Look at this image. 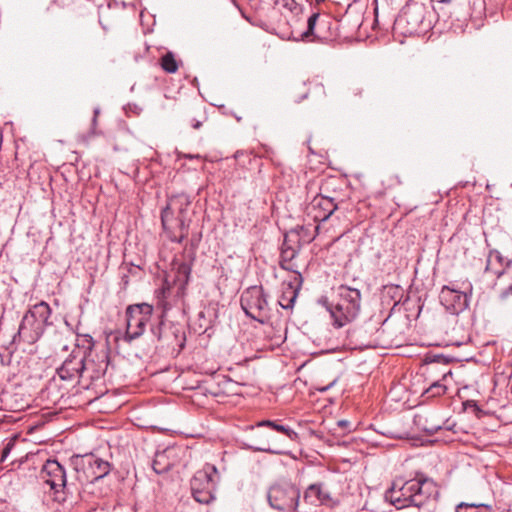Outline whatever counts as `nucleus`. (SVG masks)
I'll list each match as a JSON object with an SVG mask.
<instances>
[{
  "label": "nucleus",
  "instance_id": "1a4fd4ad",
  "mask_svg": "<svg viewBox=\"0 0 512 512\" xmlns=\"http://www.w3.org/2000/svg\"><path fill=\"white\" fill-rule=\"evenodd\" d=\"M472 290V284L468 280L463 281L459 288L445 285L440 291V302L451 314H459L468 308Z\"/></svg>",
  "mask_w": 512,
  "mask_h": 512
},
{
  "label": "nucleus",
  "instance_id": "79ce46f5",
  "mask_svg": "<svg viewBox=\"0 0 512 512\" xmlns=\"http://www.w3.org/2000/svg\"><path fill=\"white\" fill-rule=\"evenodd\" d=\"M512 264V261L511 260H507L506 263H505V267L508 268L510 267Z\"/></svg>",
  "mask_w": 512,
  "mask_h": 512
},
{
  "label": "nucleus",
  "instance_id": "f257e3e1",
  "mask_svg": "<svg viewBox=\"0 0 512 512\" xmlns=\"http://www.w3.org/2000/svg\"><path fill=\"white\" fill-rule=\"evenodd\" d=\"M362 295L359 288L341 284L333 289V299L330 301L322 296L318 303L330 314L334 328H342L353 322L361 311Z\"/></svg>",
  "mask_w": 512,
  "mask_h": 512
},
{
  "label": "nucleus",
  "instance_id": "423d86ee",
  "mask_svg": "<svg viewBox=\"0 0 512 512\" xmlns=\"http://www.w3.org/2000/svg\"><path fill=\"white\" fill-rule=\"evenodd\" d=\"M241 308L251 319L261 324L270 320V307L267 294L261 286H251L244 290L240 299Z\"/></svg>",
  "mask_w": 512,
  "mask_h": 512
},
{
  "label": "nucleus",
  "instance_id": "f8f14e48",
  "mask_svg": "<svg viewBox=\"0 0 512 512\" xmlns=\"http://www.w3.org/2000/svg\"><path fill=\"white\" fill-rule=\"evenodd\" d=\"M90 364L85 363V351L75 347L57 369V373L62 380H73L83 377V370H89Z\"/></svg>",
  "mask_w": 512,
  "mask_h": 512
},
{
  "label": "nucleus",
  "instance_id": "6ab92c4d",
  "mask_svg": "<svg viewBox=\"0 0 512 512\" xmlns=\"http://www.w3.org/2000/svg\"><path fill=\"white\" fill-rule=\"evenodd\" d=\"M217 312L213 307L205 308L198 313V317L195 321V331L199 334L207 333L216 322Z\"/></svg>",
  "mask_w": 512,
  "mask_h": 512
},
{
  "label": "nucleus",
  "instance_id": "6e6552de",
  "mask_svg": "<svg viewBox=\"0 0 512 512\" xmlns=\"http://www.w3.org/2000/svg\"><path fill=\"white\" fill-rule=\"evenodd\" d=\"M217 468L211 464H205L191 479V491L194 499L201 504H209L215 497Z\"/></svg>",
  "mask_w": 512,
  "mask_h": 512
},
{
  "label": "nucleus",
  "instance_id": "a211bd4d",
  "mask_svg": "<svg viewBox=\"0 0 512 512\" xmlns=\"http://www.w3.org/2000/svg\"><path fill=\"white\" fill-rule=\"evenodd\" d=\"M301 248L286 247L281 248L280 254V267L284 270L291 271L295 274V279L298 281V285L302 284V275L298 270V265L294 262Z\"/></svg>",
  "mask_w": 512,
  "mask_h": 512
},
{
  "label": "nucleus",
  "instance_id": "c756f323",
  "mask_svg": "<svg viewBox=\"0 0 512 512\" xmlns=\"http://www.w3.org/2000/svg\"><path fill=\"white\" fill-rule=\"evenodd\" d=\"M246 446L254 452L277 453V451L270 447L268 440H262L259 444H246Z\"/></svg>",
  "mask_w": 512,
  "mask_h": 512
},
{
  "label": "nucleus",
  "instance_id": "cd10ccee",
  "mask_svg": "<svg viewBox=\"0 0 512 512\" xmlns=\"http://www.w3.org/2000/svg\"><path fill=\"white\" fill-rule=\"evenodd\" d=\"M446 390L447 388L444 384H442L440 381H436L426 389L424 394H426L428 398L437 397L445 394Z\"/></svg>",
  "mask_w": 512,
  "mask_h": 512
},
{
  "label": "nucleus",
  "instance_id": "4c0bfd02",
  "mask_svg": "<svg viewBox=\"0 0 512 512\" xmlns=\"http://www.w3.org/2000/svg\"><path fill=\"white\" fill-rule=\"evenodd\" d=\"M444 359H445L444 356L438 355V356H435L432 361L433 362H440V360H444Z\"/></svg>",
  "mask_w": 512,
  "mask_h": 512
},
{
  "label": "nucleus",
  "instance_id": "a19ab883",
  "mask_svg": "<svg viewBox=\"0 0 512 512\" xmlns=\"http://www.w3.org/2000/svg\"><path fill=\"white\" fill-rule=\"evenodd\" d=\"M333 384H334V382H332L329 386L321 388L320 391H327L329 389V387H331Z\"/></svg>",
  "mask_w": 512,
  "mask_h": 512
},
{
  "label": "nucleus",
  "instance_id": "dca6fc26",
  "mask_svg": "<svg viewBox=\"0 0 512 512\" xmlns=\"http://www.w3.org/2000/svg\"><path fill=\"white\" fill-rule=\"evenodd\" d=\"M151 331L158 341L163 342L167 346L179 343L183 347L184 333L179 327L161 322L156 327H152Z\"/></svg>",
  "mask_w": 512,
  "mask_h": 512
},
{
  "label": "nucleus",
  "instance_id": "f03ea898",
  "mask_svg": "<svg viewBox=\"0 0 512 512\" xmlns=\"http://www.w3.org/2000/svg\"><path fill=\"white\" fill-rule=\"evenodd\" d=\"M52 310L50 305L41 301L32 305L23 315L17 333L12 338L13 344L21 342L32 345L36 343L50 327Z\"/></svg>",
  "mask_w": 512,
  "mask_h": 512
},
{
  "label": "nucleus",
  "instance_id": "b1692460",
  "mask_svg": "<svg viewBox=\"0 0 512 512\" xmlns=\"http://www.w3.org/2000/svg\"><path fill=\"white\" fill-rule=\"evenodd\" d=\"M172 467V464L168 460V456L166 451L157 452L152 462V468L155 473L163 474L169 471Z\"/></svg>",
  "mask_w": 512,
  "mask_h": 512
},
{
  "label": "nucleus",
  "instance_id": "bb28decb",
  "mask_svg": "<svg viewBox=\"0 0 512 512\" xmlns=\"http://www.w3.org/2000/svg\"><path fill=\"white\" fill-rule=\"evenodd\" d=\"M319 18V13H313L307 20V29L306 31L300 34V38H294L295 41L308 39L310 36H314V30L316 26V22Z\"/></svg>",
  "mask_w": 512,
  "mask_h": 512
},
{
  "label": "nucleus",
  "instance_id": "393cba45",
  "mask_svg": "<svg viewBox=\"0 0 512 512\" xmlns=\"http://www.w3.org/2000/svg\"><path fill=\"white\" fill-rule=\"evenodd\" d=\"M456 512H493V507L485 503L461 502L456 506Z\"/></svg>",
  "mask_w": 512,
  "mask_h": 512
},
{
  "label": "nucleus",
  "instance_id": "20e7f679",
  "mask_svg": "<svg viewBox=\"0 0 512 512\" xmlns=\"http://www.w3.org/2000/svg\"><path fill=\"white\" fill-rule=\"evenodd\" d=\"M189 203L185 195L176 196L170 199L161 212L162 226L172 242L181 243L188 236V224L185 221L184 212Z\"/></svg>",
  "mask_w": 512,
  "mask_h": 512
},
{
  "label": "nucleus",
  "instance_id": "2f4dec72",
  "mask_svg": "<svg viewBox=\"0 0 512 512\" xmlns=\"http://www.w3.org/2000/svg\"><path fill=\"white\" fill-rule=\"evenodd\" d=\"M510 296H512V283L500 292L499 298L501 301H506Z\"/></svg>",
  "mask_w": 512,
  "mask_h": 512
},
{
  "label": "nucleus",
  "instance_id": "a878e982",
  "mask_svg": "<svg viewBox=\"0 0 512 512\" xmlns=\"http://www.w3.org/2000/svg\"><path fill=\"white\" fill-rule=\"evenodd\" d=\"M161 67L167 73H175L178 70V64L173 53L168 52L162 56Z\"/></svg>",
  "mask_w": 512,
  "mask_h": 512
},
{
  "label": "nucleus",
  "instance_id": "2eb2a0df",
  "mask_svg": "<svg viewBox=\"0 0 512 512\" xmlns=\"http://www.w3.org/2000/svg\"><path fill=\"white\" fill-rule=\"evenodd\" d=\"M335 199L329 196L317 195L310 204V214L315 222H324L337 210Z\"/></svg>",
  "mask_w": 512,
  "mask_h": 512
},
{
  "label": "nucleus",
  "instance_id": "e433bc0d",
  "mask_svg": "<svg viewBox=\"0 0 512 512\" xmlns=\"http://www.w3.org/2000/svg\"><path fill=\"white\" fill-rule=\"evenodd\" d=\"M98 114H99V109H95L94 110V118H93L94 125L96 124Z\"/></svg>",
  "mask_w": 512,
  "mask_h": 512
},
{
  "label": "nucleus",
  "instance_id": "7c9ffc66",
  "mask_svg": "<svg viewBox=\"0 0 512 512\" xmlns=\"http://www.w3.org/2000/svg\"><path fill=\"white\" fill-rule=\"evenodd\" d=\"M178 279L187 283L191 274V264L187 262H183L179 264L177 269Z\"/></svg>",
  "mask_w": 512,
  "mask_h": 512
},
{
  "label": "nucleus",
  "instance_id": "72a5a7b5",
  "mask_svg": "<svg viewBox=\"0 0 512 512\" xmlns=\"http://www.w3.org/2000/svg\"><path fill=\"white\" fill-rule=\"evenodd\" d=\"M285 1V7H287L290 11H293V9H297V5L294 0H284Z\"/></svg>",
  "mask_w": 512,
  "mask_h": 512
},
{
  "label": "nucleus",
  "instance_id": "5701e85b",
  "mask_svg": "<svg viewBox=\"0 0 512 512\" xmlns=\"http://www.w3.org/2000/svg\"><path fill=\"white\" fill-rule=\"evenodd\" d=\"M301 285H298V281L294 278V284L289 283L286 289L283 291L279 305L284 309L292 308L298 295V290Z\"/></svg>",
  "mask_w": 512,
  "mask_h": 512
},
{
  "label": "nucleus",
  "instance_id": "39448f33",
  "mask_svg": "<svg viewBox=\"0 0 512 512\" xmlns=\"http://www.w3.org/2000/svg\"><path fill=\"white\" fill-rule=\"evenodd\" d=\"M75 481L80 485L94 483L107 476L111 464L94 454L74 455L70 459Z\"/></svg>",
  "mask_w": 512,
  "mask_h": 512
},
{
  "label": "nucleus",
  "instance_id": "9d476101",
  "mask_svg": "<svg viewBox=\"0 0 512 512\" xmlns=\"http://www.w3.org/2000/svg\"><path fill=\"white\" fill-rule=\"evenodd\" d=\"M153 313L152 305L140 303L129 305L126 309V334L125 340L130 342L140 337L149 323Z\"/></svg>",
  "mask_w": 512,
  "mask_h": 512
},
{
  "label": "nucleus",
  "instance_id": "58836bf2",
  "mask_svg": "<svg viewBox=\"0 0 512 512\" xmlns=\"http://www.w3.org/2000/svg\"><path fill=\"white\" fill-rule=\"evenodd\" d=\"M347 424H348V421H346V420H340V421H338V425H339V426H341V427H344V426H346Z\"/></svg>",
  "mask_w": 512,
  "mask_h": 512
},
{
  "label": "nucleus",
  "instance_id": "f704fd0d",
  "mask_svg": "<svg viewBox=\"0 0 512 512\" xmlns=\"http://www.w3.org/2000/svg\"><path fill=\"white\" fill-rule=\"evenodd\" d=\"M190 125L194 129H199L202 126V121L193 118V119L190 120Z\"/></svg>",
  "mask_w": 512,
  "mask_h": 512
},
{
  "label": "nucleus",
  "instance_id": "ddd939ff",
  "mask_svg": "<svg viewBox=\"0 0 512 512\" xmlns=\"http://www.w3.org/2000/svg\"><path fill=\"white\" fill-rule=\"evenodd\" d=\"M40 477L55 493L63 491L67 485L66 470L55 459H48L44 463L40 471Z\"/></svg>",
  "mask_w": 512,
  "mask_h": 512
},
{
  "label": "nucleus",
  "instance_id": "0eeeda50",
  "mask_svg": "<svg viewBox=\"0 0 512 512\" xmlns=\"http://www.w3.org/2000/svg\"><path fill=\"white\" fill-rule=\"evenodd\" d=\"M300 490L289 482H277L267 491V500L271 508L278 511L295 512L298 508Z\"/></svg>",
  "mask_w": 512,
  "mask_h": 512
},
{
  "label": "nucleus",
  "instance_id": "473e14b6",
  "mask_svg": "<svg viewBox=\"0 0 512 512\" xmlns=\"http://www.w3.org/2000/svg\"><path fill=\"white\" fill-rule=\"evenodd\" d=\"M490 257H495V259L500 263H504V257L498 250H492L490 251Z\"/></svg>",
  "mask_w": 512,
  "mask_h": 512
},
{
  "label": "nucleus",
  "instance_id": "ea45409f",
  "mask_svg": "<svg viewBox=\"0 0 512 512\" xmlns=\"http://www.w3.org/2000/svg\"><path fill=\"white\" fill-rule=\"evenodd\" d=\"M505 274V269L501 270V271H498L496 272V276L497 278H500L501 276H503Z\"/></svg>",
  "mask_w": 512,
  "mask_h": 512
},
{
  "label": "nucleus",
  "instance_id": "9b49d317",
  "mask_svg": "<svg viewBox=\"0 0 512 512\" xmlns=\"http://www.w3.org/2000/svg\"><path fill=\"white\" fill-rule=\"evenodd\" d=\"M412 488V506L421 508L431 499H437L439 490L436 482L423 474H418L416 478L411 479Z\"/></svg>",
  "mask_w": 512,
  "mask_h": 512
},
{
  "label": "nucleus",
  "instance_id": "7ed1b4c3",
  "mask_svg": "<svg viewBox=\"0 0 512 512\" xmlns=\"http://www.w3.org/2000/svg\"><path fill=\"white\" fill-rule=\"evenodd\" d=\"M434 9L420 0H409L394 22L402 34L413 35L428 31L433 24Z\"/></svg>",
  "mask_w": 512,
  "mask_h": 512
},
{
  "label": "nucleus",
  "instance_id": "c85d7f7f",
  "mask_svg": "<svg viewBox=\"0 0 512 512\" xmlns=\"http://www.w3.org/2000/svg\"><path fill=\"white\" fill-rule=\"evenodd\" d=\"M297 237L298 236L294 231L289 230L284 235V240H283L281 248H286L287 246L292 247V248H294V247L301 248V246L299 245V238H297Z\"/></svg>",
  "mask_w": 512,
  "mask_h": 512
},
{
  "label": "nucleus",
  "instance_id": "4be33fe9",
  "mask_svg": "<svg viewBox=\"0 0 512 512\" xmlns=\"http://www.w3.org/2000/svg\"><path fill=\"white\" fill-rule=\"evenodd\" d=\"M303 498L307 503L316 505L317 503H324L328 500L329 495L322 490L321 485L311 484L304 492Z\"/></svg>",
  "mask_w": 512,
  "mask_h": 512
},
{
  "label": "nucleus",
  "instance_id": "37998d69",
  "mask_svg": "<svg viewBox=\"0 0 512 512\" xmlns=\"http://www.w3.org/2000/svg\"><path fill=\"white\" fill-rule=\"evenodd\" d=\"M8 447H6L3 451V455H2V458L6 457L7 453H8Z\"/></svg>",
  "mask_w": 512,
  "mask_h": 512
},
{
  "label": "nucleus",
  "instance_id": "a18cd8bd",
  "mask_svg": "<svg viewBox=\"0 0 512 512\" xmlns=\"http://www.w3.org/2000/svg\"><path fill=\"white\" fill-rule=\"evenodd\" d=\"M295 37H293V40H294ZM289 40H292V37H289Z\"/></svg>",
  "mask_w": 512,
  "mask_h": 512
},
{
  "label": "nucleus",
  "instance_id": "f3484780",
  "mask_svg": "<svg viewBox=\"0 0 512 512\" xmlns=\"http://www.w3.org/2000/svg\"><path fill=\"white\" fill-rule=\"evenodd\" d=\"M85 363H91L89 370H83V376H87L91 380H98L106 373L108 367V356L107 353L102 351L101 353L89 352L85 354Z\"/></svg>",
  "mask_w": 512,
  "mask_h": 512
},
{
  "label": "nucleus",
  "instance_id": "c03bdc74",
  "mask_svg": "<svg viewBox=\"0 0 512 512\" xmlns=\"http://www.w3.org/2000/svg\"><path fill=\"white\" fill-rule=\"evenodd\" d=\"M451 374H452V373H451V371H449V372L445 373V374L443 375V379H445V378L447 377V375H451Z\"/></svg>",
  "mask_w": 512,
  "mask_h": 512
},
{
  "label": "nucleus",
  "instance_id": "aec40b11",
  "mask_svg": "<svg viewBox=\"0 0 512 512\" xmlns=\"http://www.w3.org/2000/svg\"><path fill=\"white\" fill-rule=\"evenodd\" d=\"M255 427H268L271 430L276 431L277 433L285 435L291 441H296L299 438V435L296 431L291 429L289 426L281 424V422L278 420H262L257 422L255 426H251L250 428L254 429Z\"/></svg>",
  "mask_w": 512,
  "mask_h": 512
},
{
  "label": "nucleus",
  "instance_id": "4468645a",
  "mask_svg": "<svg viewBox=\"0 0 512 512\" xmlns=\"http://www.w3.org/2000/svg\"><path fill=\"white\" fill-rule=\"evenodd\" d=\"M410 485L411 480H394L391 487L386 490L384 494L385 500L390 502L397 509L412 506V488L409 487Z\"/></svg>",
  "mask_w": 512,
  "mask_h": 512
},
{
  "label": "nucleus",
  "instance_id": "c9c22d12",
  "mask_svg": "<svg viewBox=\"0 0 512 512\" xmlns=\"http://www.w3.org/2000/svg\"><path fill=\"white\" fill-rule=\"evenodd\" d=\"M452 0H430V3L432 5L433 2H437V3H443V4H448L450 3Z\"/></svg>",
  "mask_w": 512,
  "mask_h": 512
},
{
  "label": "nucleus",
  "instance_id": "412c9836",
  "mask_svg": "<svg viewBox=\"0 0 512 512\" xmlns=\"http://www.w3.org/2000/svg\"><path fill=\"white\" fill-rule=\"evenodd\" d=\"M318 225H297L295 228H292L291 231H294L297 234V238H299V245L302 247L304 244H309L312 242L318 232Z\"/></svg>",
  "mask_w": 512,
  "mask_h": 512
}]
</instances>
